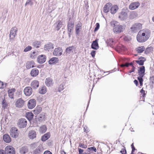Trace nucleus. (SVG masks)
Wrapping results in <instances>:
<instances>
[{
	"label": "nucleus",
	"mask_w": 154,
	"mask_h": 154,
	"mask_svg": "<svg viewBox=\"0 0 154 154\" xmlns=\"http://www.w3.org/2000/svg\"><path fill=\"white\" fill-rule=\"evenodd\" d=\"M70 18H69V21L68 22L67 30L68 32H71L72 29L74 27V23L73 22H72V21H70Z\"/></svg>",
	"instance_id": "nucleus-20"
},
{
	"label": "nucleus",
	"mask_w": 154,
	"mask_h": 154,
	"mask_svg": "<svg viewBox=\"0 0 154 154\" xmlns=\"http://www.w3.org/2000/svg\"><path fill=\"white\" fill-rule=\"evenodd\" d=\"M118 9V8L117 5H115L112 6V7H111L110 10V12L112 14H115L116 13Z\"/></svg>",
	"instance_id": "nucleus-33"
},
{
	"label": "nucleus",
	"mask_w": 154,
	"mask_h": 154,
	"mask_svg": "<svg viewBox=\"0 0 154 154\" xmlns=\"http://www.w3.org/2000/svg\"><path fill=\"white\" fill-rule=\"evenodd\" d=\"M33 114L32 112H27L26 113V117L29 121L33 119Z\"/></svg>",
	"instance_id": "nucleus-36"
},
{
	"label": "nucleus",
	"mask_w": 154,
	"mask_h": 154,
	"mask_svg": "<svg viewBox=\"0 0 154 154\" xmlns=\"http://www.w3.org/2000/svg\"><path fill=\"white\" fill-rule=\"evenodd\" d=\"M33 4V2L32 0H27L26 3L25 4V6H26L27 5H29L32 6Z\"/></svg>",
	"instance_id": "nucleus-48"
},
{
	"label": "nucleus",
	"mask_w": 154,
	"mask_h": 154,
	"mask_svg": "<svg viewBox=\"0 0 154 154\" xmlns=\"http://www.w3.org/2000/svg\"><path fill=\"white\" fill-rule=\"evenodd\" d=\"M43 154H52V153L49 151H46L44 152Z\"/></svg>",
	"instance_id": "nucleus-61"
},
{
	"label": "nucleus",
	"mask_w": 154,
	"mask_h": 154,
	"mask_svg": "<svg viewBox=\"0 0 154 154\" xmlns=\"http://www.w3.org/2000/svg\"><path fill=\"white\" fill-rule=\"evenodd\" d=\"M112 4L110 3H106L103 7V11L105 13H107L111 10Z\"/></svg>",
	"instance_id": "nucleus-17"
},
{
	"label": "nucleus",
	"mask_w": 154,
	"mask_h": 154,
	"mask_svg": "<svg viewBox=\"0 0 154 154\" xmlns=\"http://www.w3.org/2000/svg\"><path fill=\"white\" fill-rule=\"evenodd\" d=\"M75 46H72L66 48L65 51L67 54H71L73 52V51L75 50Z\"/></svg>",
	"instance_id": "nucleus-23"
},
{
	"label": "nucleus",
	"mask_w": 154,
	"mask_h": 154,
	"mask_svg": "<svg viewBox=\"0 0 154 154\" xmlns=\"http://www.w3.org/2000/svg\"><path fill=\"white\" fill-rule=\"evenodd\" d=\"M3 139L7 143L10 142L11 140L9 136L7 134H5L4 135Z\"/></svg>",
	"instance_id": "nucleus-31"
},
{
	"label": "nucleus",
	"mask_w": 154,
	"mask_h": 154,
	"mask_svg": "<svg viewBox=\"0 0 154 154\" xmlns=\"http://www.w3.org/2000/svg\"><path fill=\"white\" fill-rule=\"evenodd\" d=\"M46 60V57L44 55L39 56L37 58V61L39 63H43Z\"/></svg>",
	"instance_id": "nucleus-18"
},
{
	"label": "nucleus",
	"mask_w": 154,
	"mask_h": 154,
	"mask_svg": "<svg viewBox=\"0 0 154 154\" xmlns=\"http://www.w3.org/2000/svg\"><path fill=\"white\" fill-rule=\"evenodd\" d=\"M39 73V71L37 68H34L32 69L30 74L32 77H35Z\"/></svg>",
	"instance_id": "nucleus-27"
},
{
	"label": "nucleus",
	"mask_w": 154,
	"mask_h": 154,
	"mask_svg": "<svg viewBox=\"0 0 154 154\" xmlns=\"http://www.w3.org/2000/svg\"><path fill=\"white\" fill-rule=\"evenodd\" d=\"M39 82L37 80H34L33 81L31 84V87L34 89H36L39 86Z\"/></svg>",
	"instance_id": "nucleus-28"
},
{
	"label": "nucleus",
	"mask_w": 154,
	"mask_h": 154,
	"mask_svg": "<svg viewBox=\"0 0 154 154\" xmlns=\"http://www.w3.org/2000/svg\"><path fill=\"white\" fill-rule=\"evenodd\" d=\"M63 25V22L59 20L54 23V26L55 30L58 31L62 26Z\"/></svg>",
	"instance_id": "nucleus-13"
},
{
	"label": "nucleus",
	"mask_w": 154,
	"mask_h": 154,
	"mask_svg": "<svg viewBox=\"0 0 154 154\" xmlns=\"http://www.w3.org/2000/svg\"><path fill=\"white\" fill-rule=\"evenodd\" d=\"M137 16V14L135 12L132 11L131 12L129 15V18L131 19H133L136 17Z\"/></svg>",
	"instance_id": "nucleus-39"
},
{
	"label": "nucleus",
	"mask_w": 154,
	"mask_h": 154,
	"mask_svg": "<svg viewBox=\"0 0 154 154\" xmlns=\"http://www.w3.org/2000/svg\"><path fill=\"white\" fill-rule=\"evenodd\" d=\"M151 32L148 29H143L139 32L137 36V41L140 42L146 41L150 37Z\"/></svg>",
	"instance_id": "nucleus-1"
},
{
	"label": "nucleus",
	"mask_w": 154,
	"mask_h": 154,
	"mask_svg": "<svg viewBox=\"0 0 154 154\" xmlns=\"http://www.w3.org/2000/svg\"><path fill=\"white\" fill-rule=\"evenodd\" d=\"M50 137V133L48 132L44 134L42 137L41 140L42 141H45L48 140Z\"/></svg>",
	"instance_id": "nucleus-32"
},
{
	"label": "nucleus",
	"mask_w": 154,
	"mask_h": 154,
	"mask_svg": "<svg viewBox=\"0 0 154 154\" xmlns=\"http://www.w3.org/2000/svg\"><path fill=\"white\" fill-rule=\"evenodd\" d=\"M87 150L88 152H90L91 150L94 151L95 152H97V149L94 146L89 147L87 149Z\"/></svg>",
	"instance_id": "nucleus-49"
},
{
	"label": "nucleus",
	"mask_w": 154,
	"mask_h": 154,
	"mask_svg": "<svg viewBox=\"0 0 154 154\" xmlns=\"http://www.w3.org/2000/svg\"><path fill=\"white\" fill-rule=\"evenodd\" d=\"M82 28V23L80 22H79L75 26V33L76 34L78 35L79 34L80 32V29H81Z\"/></svg>",
	"instance_id": "nucleus-25"
},
{
	"label": "nucleus",
	"mask_w": 154,
	"mask_h": 154,
	"mask_svg": "<svg viewBox=\"0 0 154 154\" xmlns=\"http://www.w3.org/2000/svg\"><path fill=\"white\" fill-rule=\"evenodd\" d=\"M98 39H97L93 41L91 45V48L94 50H97L99 48L98 44L97 42Z\"/></svg>",
	"instance_id": "nucleus-21"
},
{
	"label": "nucleus",
	"mask_w": 154,
	"mask_h": 154,
	"mask_svg": "<svg viewBox=\"0 0 154 154\" xmlns=\"http://www.w3.org/2000/svg\"><path fill=\"white\" fill-rule=\"evenodd\" d=\"M28 149L26 146H24L21 147L20 149V152L21 154H24L27 152Z\"/></svg>",
	"instance_id": "nucleus-30"
},
{
	"label": "nucleus",
	"mask_w": 154,
	"mask_h": 154,
	"mask_svg": "<svg viewBox=\"0 0 154 154\" xmlns=\"http://www.w3.org/2000/svg\"><path fill=\"white\" fill-rule=\"evenodd\" d=\"M39 92L41 94H44L46 92V88L45 87H42L39 89Z\"/></svg>",
	"instance_id": "nucleus-41"
},
{
	"label": "nucleus",
	"mask_w": 154,
	"mask_h": 154,
	"mask_svg": "<svg viewBox=\"0 0 154 154\" xmlns=\"http://www.w3.org/2000/svg\"><path fill=\"white\" fill-rule=\"evenodd\" d=\"M17 129L15 127H12L10 131V134L12 137L16 138L18 137L19 133Z\"/></svg>",
	"instance_id": "nucleus-6"
},
{
	"label": "nucleus",
	"mask_w": 154,
	"mask_h": 154,
	"mask_svg": "<svg viewBox=\"0 0 154 154\" xmlns=\"http://www.w3.org/2000/svg\"><path fill=\"white\" fill-rule=\"evenodd\" d=\"M4 87L3 83L0 81V89L3 88Z\"/></svg>",
	"instance_id": "nucleus-58"
},
{
	"label": "nucleus",
	"mask_w": 154,
	"mask_h": 154,
	"mask_svg": "<svg viewBox=\"0 0 154 154\" xmlns=\"http://www.w3.org/2000/svg\"><path fill=\"white\" fill-rule=\"evenodd\" d=\"M106 43L108 45H109L111 47H113L114 45L115 44V42L112 38L107 39Z\"/></svg>",
	"instance_id": "nucleus-26"
},
{
	"label": "nucleus",
	"mask_w": 154,
	"mask_h": 154,
	"mask_svg": "<svg viewBox=\"0 0 154 154\" xmlns=\"http://www.w3.org/2000/svg\"><path fill=\"white\" fill-rule=\"evenodd\" d=\"M145 49L144 46L139 47L137 50V51L138 53H142L144 51Z\"/></svg>",
	"instance_id": "nucleus-44"
},
{
	"label": "nucleus",
	"mask_w": 154,
	"mask_h": 154,
	"mask_svg": "<svg viewBox=\"0 0 154 154\" xmlns=\"http://www.w3.org/2000/svg\"><path fill=\"white\" fill-rule=\"evenodd\" d=\"M59 61V59L57 57H52L50 59L48 63L50 64H52L54 63H56Z\"/></svg>",
	"instance_id": "nucleus-34"
},
{
	"label": "nucleus",
	"mask_w": 154,
	"mask_h": 154,
	"mask_svg": "<svg viewBox=\"0 0 154 154\" xmlns=\"http://www.w3.org/2000/svg\"><path fill=\"white\" fill-rule=\"evenodd\" d=\"M134 83L136 85V86H137L138 84V81L136 79H135L134 81Z\"/></svg>",
	"instance_id": "nucleus-64"
},
{
	"label": "nucleus",
	"mask_w": 154,
	"mask_h": 154,
	"mask_svg": "<svg viewBox=\"0 0 154 154\" xmlns=\"http://www.w3.org/2000/svg\"><path fill=\"white\" fill-rule=\"evenodd\" d=\"M29 136L31 139H33L36 137V132L33 130L29 131Z\"/></svg>",
	"instance_id": "nucleus-29"
},
{
	"label": "nucleus",
	"mask_w": 154,
	"mask_h": 154,
	"mask_svg": "<svg viewBox=\"0 0 154 154\" xmlns=\"http://www.w3.org/2000/svg\"><path fill=\"white\" fill-rule=\"evenodd\" d=\"M27 124V121L26 119L24 118H21L19 119L17 123L18 126L20 128H25Z\"/></svg>",
	"instance_id": "nucleus-5"
},
{
	"label": "nucleus",
	"mask_w": 154,
	"mask_h": 154,
	"mask_svg": "<svg viewBox=\"0 0 154 154\" xmlns=\"http://www.w3.org/2000/svg\"><path fill=\"white\" fill-rule=\"evenodd\" d=\"M62 51H63L61 48L58 47L54 49L53 53L54 55L56 56H59L62 55Z\"/></svg>",
	"instance_id": "nucleus-11"
},
{
	"label": "nucleus",
	"mask_w": 154,
	"mask_h": 154,
	"mask_svg": "<svg viewBox=\"0 0 154 154\" xmlns=\"http://www.w3.org/2000/svg\"><path fill=\"white\" fill-rule=\"evenodd\" d=\"M65 83L64 82H62L55 89V92H60L64 88Z\"/></svg>",
	"instance_id": "nucleus-19"
},
{
	"label": "nucleus",
	"mask_w": 154,
	"mask_h": 154,
	"mask_svg": "<svg viewBox=\"0 0 154 154\" xmlns=\"http://www.w3.org/2000/svg\"><path fill=\"white\" fill-rule=\"evenodd\" d=\"M120 152L122 154H126V151L125 149H122Z\"/></svg>",
	"instance_id": "nucleus-60"
},
{
	"label": "nucleus",
	"mask_w": 154,
	"mask_h": 154,
	"mask_svg": "<svg viewBox=\"0 0 154 154\" xmlns=\"http://www.w3.org/2000/svg\"><path fill=\"white\" fill-rule=\"evenodd\" d=\"M79 147L82 148L86 149L87 147V146L86 145L82 143H80L79 145Z\"/></svg>",
	"instance_id": "nucleus-54"
},
{
	"label": "nucleus",
	"mask_w": 154,
	"mask_h": 154,
	"mask_svg": "<svg viewBox=\"0 0 154 154\" xmlns=\"http://www.w3.org/2000/svg\"><path fill=\"white\" fill-rule=\"evenodd\" d=\"M146 60V59L145 58H143V59L140 60H135V62L138 64L139 65L142 66L144 64V62Z\"/></svg>",
	"instance_id": "nucleus-37"
},
{
	"label": "nucleus",
	"mask_w": 154,
	"mask_h": 154,
	"mask_svg": "<svg viewBox=\"0 0 154 154\" xmlns=\"http://www.w3.org/2000/svg\"><path fill=\"white\" fill-rule=\"evenodd\" d=\"M31 49L32 47L31 46H28L24 49V51L26 52L30 50Z\"/></svg>",
	"instance_id": "nucleus-52"
},
{
	"label": "nucleus",
	"mask_w": 154,
	"mask_h": 154,
	"mask_svg": "<svg viewBox=\"0 0 154 154\" xmlns=\"http://www.w3.org/2000/svg\"><path fill=\"white\" fill-rule=\"evenodd\" d=\"M135 69V67L134 66H133L131 70L129 71V73H130L132 72H134Z\"/></svg>",
	"instance_id": "nucleus-59"
},
{
	"label": "nucleus",
	"mask_w": 154,
	"mask_h": 154,
	"mask_svg": "<svg viewBox=\"0 0 154 154\" xmlns=\"http://www.w3.org/2000/svg\"><path fill=\"white\" fill-rule=\"evenodd\" d=\"M149 80L150 82H152V84H154V76H150Z\"/></svg>",
	"instance_id": "nucleus-56"
},
{
	"label": "nucleus",
	"mask_w": 154,
	"mask_h": 154,
	"mask_svg": "<svg viewBox=\"0 0 154 154\" xmlns=\"http://www.w3.org/2000/svg\"><path fill=\"white\" fill-rule=\"evenodd\" d=\"M84 131L85 132H87L88 131V128L86 127H84Z\"/></svg>",
	"instance_id": "nucleus-63"
},
{
	"label": "nucleus",
	"mask_w": 154,
	"mask_h": 154,
	"mask_svg": "<svg viewBox=\"0 0 154 154\" xmlns=\"http://www.w3.org/2000/svg\"><path fill=\"white\" fill-rule=\"evenodd\" d=\"M15 89L14 88L8 91V95L10 98H13L14 93L15 92Z\"/></svg>",
	"instance_id": "nucleus-35"
},
{
	"label": "nucleus",
	"mask_w": 154,
	"mask_h": 154,
	"mask_svg": "<svg viewBox=\"0 0 154 154\" xmlns=\"http://www.w3.org/2000/svg\"><path fill=\"white\" fill-rule=\"evenodd\" d=\"M42 108L40 107H37L33 110L34 113L35 114H39L42 111Z\"/></svg>",
	"instance_id": "nucleus-38"
},
{
	"label": "nucleus",
	"mask_w": 154,
	"mask_h": 154,
	"mask_svg": "<svg viewBox=\"0 0 154 154\" xmlns=\"http://www.w3.org/2000/svg\"><path fill=\"white\" fill-rule=\"evenodd\" d=\"M41 42L39 41H35L33 43V46L36 48H39Z\"/></svg>",
	"instance_id": "nucleus-40"
},
{
	"label": "nucleus",
	"mask_w": 154,
	"mask_h": 154,
	"mask_svg": "<svg viewBox=\"0 0 154 154\" xmlns=\"http://www.w3.org/2000/svg\"><path fill=\"white\" fill-rule=\"evenodd\" d=\"M36 101L34 99H30L28 102L27 106L29 109H32L34 108L36 105Z\"/></svg>",
	"instance_id": "nucleus-9"
},
{
	"label": "nucleus",
	"mask_w": 154,
	"mask_h": 154,
	"mask_svg": "<svg viewBox=\"0 0 154 154\" xmlns=\"http://www.w3.org/2000/svg\"><path fill=\"white\" fill-rule=\"evenodd\" d=\"M142 24L140 23H137L133 24L131 27L130 29L131 32L135 33L142 28Z\"/></svg>",
	"instance_id": "nucleus-4"
},
{
	"label": "nucleus",
	"mask_w": 154,
	"mask_h": 154,
	"mask_svg": "<svg viewBox=\"0 0 154 154\" xmlns=\"http://www.w3.org/2000/svg\"><path fill=\"white\" fill-rule=\"evenodd\" d=\"M45 113L42 112L39 115V121H42L43 120H45Z\"/></svg>",
	"instance_id": "nucleus-42"
},
{
	"label": "nucleus",
	"mask_w": 154,
	"mask_h": 154,
	"mask_svg": "<svg viewBox=\"0 0 154 154\" xmlns=\"http://www.w3.org/2000/svg\"><path fill=\"white\" fill-rule=\"evenodd\" d=\"M100 27V24L99 23H97L96 24V27L94 31L96 32L98 30Z\"/></svg>",
	"instance_id": "nucleus-53"
},
{
	"label": "nucleus",
	"mask_w": 154,
	"mask_h": 154,
	"mask_svg": "<svg viewBox=\"0 0 154 154\" xmlns=\"http://www.w3.org/2000/svg\"><path fill=\"white\" fill-rule=\"evenodd\" d=\"M35 63L33 60L29 61H28L26 64V67L28 69H30L31 68L34 67Z\"/></svg>",
	"instance_id": "nucleus-22"
},
{
	"label": "nucleus",
	"mask_w": 154,
	"mask_h": 154,
	"mask_svg": "<svg viewBox=\"0 0 154 154\" xmlns=\"http://www.w3.org/2000/svg\"><path fill=\"white\" fill-rule=\"evenodd\" d=\"M5 151L2 149H0V154H5Z\"/></svg>",
	"instance_id": "nucleus-62"
},
{
	"label": "nucleus",
	"mask_w": 154,
	"mask_h": 154,
	"mask_svg": "<svg viewBox=\"0 0 154 154\" xmlns=\"http://www.w3.org/2000/svg\"><path fill=\"white\" fill-rule=\"evenodd\" d=\"M17 29L16 27H12L10 33V38L12 39H14L17 35Z\"/></svg>",
	"instance_id": "nucleus-10"
},
{
	"label": "nucleus",
	"mask_w": 154,
	"mask_h": 154,
	"mask_svg": "<svg viewBox=\"0 0 154 154\" xmlns=\"http://www.w3.org/2000/svg\"><path fill=\"white\" fill-rule=\"evenodd\" d=\"M145 66H142L139 67L138 70V75L139 76H144L145 75Z\"/></svg>",
	"instance_id": "nucleus-16"
},
{
	"label": "nucleus",
	"mask_w": 154,
	"mask_h": 154,
	"mask_svg": "<svg viewBox=\"0 0 154 154\" xmlns=\"http://www.w3.org/2000/svg\"><path fill=\"white\" fill-rule=\"evenodd\" d=\"M41 152V148L40 147L38 146L37 148L34 150L33 154H40Z\"/></svg>",
	"instance_id": "nucleus-46"
},
{
	"label": "nucleus",
	"mask_w": 154,
	"mask_h": 154,
	"mask_svg": "<svg viewBox=\"0 0 154 154\" xmlns=\"http://www.w3.org/2000/svg\"><path fill=\"white\" fill-rule=\"evenodd\" d=\"M96 51H95L93 50L91 52V54L93 57H95Z\"/></svg>",
	"instance_id": "nucleus-57"
},
{
	"label": "nucleus",
	"mask_w": 154,
	"mask_h": 154,
	"mask_svg": "<svg viewBox=\"0 0 154 154\" xmlns=\"http://www.w3.org/2000/svg\"><path fill=\"white\" fill-rule=\"evenodd\" d=\"M111 26L113 28V32L116 34H118L123 32L125 27L115 21H112L110 23Z\"/></svg>",
	"instance_id": "nucleus-2"
},
{
	"label": "nucleus",
	"mask_w": 154,
	"mask_h": 154,
	"mask_svg": "<svg viewBox=\"0 0 154 154\" xmlns=\"http://www.w3.org/2000/svg\"><path fill=\"white\" fill-rule=\"evenodd\" d=\"M143 77L144 76H138L137 78V79L139 81L140 86H142L143 85Z\"/></svg>",
	"instance_id": "nucleus-45"
},
{
	"label": "nucleus",
	"mask_w": 154,
	"mask_h": 154,
	"mask_svg": "<svg viewBox=\"0 0 154 154\" xmlns=\"http://www.w3.org/2000/svg\"><path fill=\"white\" fill-rule=\"evenodd\" d=\"M53 83V80L51 78H48L46 79L45 83L47 86L48 87L51 86L52 85Z\"/></svg>",
	"instance_id": "nucleus-24"
},
{
	"label": "nucleus",
	"mask_w": 154,
	"mask_h": 154,
	"mask_svg": "<svg viewBox=\"0 0 154 154\" xmlns=\"http://www.w3.org/2000/svg\"><path fill=\"white\" fill-rule=\"evenodd\" d=\"M152 48L151 47H148L146 49L144 52L146 54H148L152 50Z\"/></svg>",
	"instance_id": "nucleus-51"
},
{
	"label": "nucleus",
	"mask_w": 154,
	"mask_h": 154,
	"mask_svg": "<svg viewBox=\"0 0 154 154\" xmlns=\"http://www.w3.org/2000/svg\"><path fill=\"white\" fill-rule=\"evenodd\" d=\"M131 146L132 149L131 154H134V151L135 150V148L134 146L133 143H132L131 144Z\"/></svg>",
	"instance_id": "nucleus-55"
},
{
	"label": "nucleus",
	"mask_w": 154,
	"mask_h": 154,
	"mask_svg": "<svg viewBox=\"0 0 154 154\" xmlns=\"http://www.w3.org/2000/svg\"><path fill=\"white\" fill-rule=\"evenodd\" d=\"M38 142H35L34 143L32 144H31L30 145V146L32 148V149H34L36 148L38 146Z\"/></svg>",
	"instance_id": "nucleus-50"
},
{
	"label": "nucleus",
	"mask_w": 154,
	"mask_h": 154,
	"mask_svg": "<svg viewBox=\"0 0 154 154\" xmlns=\"http://www.w3.org/2000/svg\"><path fill=\"white\" fill-rule=\"evenodd\" d=\"M129 9L127 8H124L122 10L121 13L119 16V18L121 20H126L128 16V13L129 12Z\"/></svg>",
	"instance_id": "nucleus-3"
},
{
	"label": "nucleus",
	"mask_w": 154,
	"mask_h": 154,
	"mask_svg": "<svg viewBox=\"0 0 154 154\" xmlns=\"http://www.w3.org/2000/svg\"><path fill=\"white\" fill-rule=\"evenodd\" d=\"M2 107L4 109H5L8 106V104L6 103V100L4 99L2 102Z\"/></svg>",
	"instance_id": "nucleus-47"
},
{
	"label": "nucleus",
	"mask_w": 154,
	"mask_h": 154,
	"mask_svg": "<svg viewBox=\"0 0 154 154\" xmlns=\"http://www.w3.org/2000/svg\"><path fill=\"white\" fill-rule=\"evenodd\" d=\"M47 130V128L45 125H43L40 127V131L41 132L45 133Z\"/></svg>",
	"instance_id": "nucleus-43"
},
{
	"label": "nucleus",
	"mask_w": 154,
	"mask_h": 154,
	"mask_svg": "<svg viewBox=\"0 0 154 154\" xmlns=\"http://www.w3.org/2000/svg\"><path fill=\"white\" fill-rule=\"evenodd\" d=\"M23 92L26 95L29 96L32 93V91L31 87H26L24 89Z\"/></svg>",
	"instance_id": "nucleus-12"
},
{
	"label": "nucleus",
	"mask_w": 154,
	"mask_h": 154,
	"mask_svg": "<svg viewBox=\"0 0 154 154\" xmlns=\"http://www.w3.org/2000/svg\"><path fill=\"white\" fill-rule=\"evenodd\" d=\"M5 154H15V149L11 146H7L5 149Z\"/></svg>",
	"instance_id": "nucleus-7"
},
{
	"label": "nucleus",
	"mask_w": 154,
	"mask_h": 154,
	"mask_svg": "<svg viewBox=\"0 0 154 154\" xmlns=\"http://www.w3.org/2000/svg\"><path fill=\"white\" fill-rule=\"evenodd\" d=\"M54 45L51 42H49L45 45L44 49L45 51H49L54 48Z\"/></svg>",
	"instance_id": "nucleus-8"
},
{
	"label": "nucleus",
	"mask_w": 154,
	"mask_h": 154,
	"mask_svg": "<svg viewBox=\"0 0 154 154\" xmlns=\"http://www.w3.org/2000/svg\"><path fill=\"white\" fill-rule=\"evenodd\" d=\"M139 5L140 4L138 2H132L129 5V8L132 10H134L138 8Z\"/></svg>",
	"instance_id": "nucleus-14"
},
{
	"label": "nucleus",
	"mask_w": 154,
	"mask_h": 154,
	"mask_svg": "<svg viewBox=\"0 0 154 154\" xmlns=\"http://www.w3.org/2000/svg\"><path fill=\"white\" fill-rule=\"evenodd\" d=\"M23 104L24 101L21 98L18 99L15 103L16 106L19 108L22 107L23 106Z\"/></svg>",
	"instance_id": "nucleus-15"
}]
</instances>
